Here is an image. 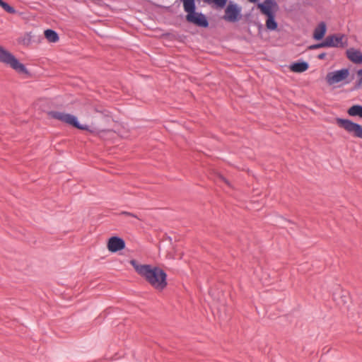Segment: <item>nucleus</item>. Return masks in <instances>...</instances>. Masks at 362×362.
<instances>
[{"instance_id": "obj_16", "label": "nucleus", "mask_w": 362, "mask_h": 362, "mask_svg": "<svg viewBox=\"0 0 362 362\" xmlns=\"http://www.w3.org/2000/svg\"><path fill=\"white\" fill-rule=\"evenodd\" d=\"M44 33L46 39L50 42H57L59 40V34L52 29H47Z\"/></svg>"}, {"instance_id": "obj_15", "label": "nucleus", "mask_w": 362, "mask_h": 362, "mask_svg": "<svg viewBox=\"0 0 362 362\" xmlns=\"http://www.w3.org/2000/svg\"><path fill=\"white\" fill-rule=\"evenodd\" d=\"M266 28L270 31H274L277 29L278 23L276 21V13L267 16Z\"/></svg>"}, {"instance_id": "obj_20", "label": "nucleus", "mask_w": 362, "mask_h": 362, "mask_svg": "<svg viewBox=\"0 0 362 362\" xmlns=\"http://www.w3.org/2000/svg\"><path fill=\"white\" fill-rule=\"evenodd\" d=\"M353 321L357 325L358 332L362 334V313H358L357 318L353 319Z\"/></svg>"}, {"instance_id": "obj_17", "label": "nucleus", "mask_w": 362, "mask_h": 362, "mask_svg": "<svg viewBox=\"0 0 362 362\" xmlns=\"http://www.w3.org/2000/svg\"><path fill=\"white\" fill-rule=\"evenodd\" d=\"M347 113L351 117H359L362 118V105H354L350 107Z\"/></svg>"}, {"instance_id": "obj_11", "label": "nucleus", "mask_w": 362, "mask_h": 362, "mask_svg": "<svg viewBox=\"0 0 362 362\" xmlns=\"http://www.w3.org/2000/svg\"><path fill=\"white\" fill-rule=\"evenodd\" d=\"M346 55L348 59L354 64H362V52L361 50L351 47L346 49Z\"/></svg>"}, {"instance_id": "obj_2", "label": "nucleus", "mask_w": 362, "mask_h": 362, "mask_svg": "<svg viewBox=\"0 0 362 362\" xmlns=\"http://www.w3.org/2000/svg\"><path fill=\"white\" fill-rule=\"evenodd\" d=\"M48 115L52 119L59 120L78 129L90 131L88 125L81 124L78 117L74 115L52 110L48 112Z\"/></svg>"}, {"instance_id": "obj_12", "label": "nucleus", "mask_w": 362, "mask_h": 362, "mask_svg": "<svg viewBox=\"0 0 362 362\" xmlns=\"http://www.w3.org/2000/svg\"><path fill=\"white\" fill-rule=\"evenodd\" d=\"M327 33V25L325 21H321L315 28L313 37L315 40H322Z\"/></svg>"}, {"instance_id": "obj_23", "label": "nucleus", "mask_w": 362, "mask_h": 362, "mask_svg": "<svg viewBox=\"0 0 362 362\" xmlns=\"http://www.w3.org/2000/svg\"><path fill=\"white\" fill-rule=\"evenodd\" d=\"M122 214H124V215H126V216H132V217H134V218H139L136 214H132V213H131V212H128V211H122Z\"/></svg>"}, {"instance_id": "obj_14", "label": "nucleus", "mask_w": 362, "mask_h": 362, "mask_svg": "<svg viewBox=\"0 0 362 362\" xmlns=\"http://www.w3.org/2000/svg\"><path fill=\"white\" fill-rule=\"evenodd\" d=\"M183 3L184 11L187 14L192 13L196 11L195 0H181Z\"/></svg>"}, {"instance_id": "obj_6", "label": "nucleus", "mask_w": 362, "mask_h": 362, "mask_svg": "<svg viewBox=\"0 0 362 362\" xmlns=\"http://www.w3.org/2000/svg\"><path fill=\"white\" fill-rule=\"evenodd\" d=\"M349 76V69L343 68L334 71L328 72L326 81L329 85H334L343 81Z\"/></svg>"}, {"instance_id": "obj_8", "label": "nucleus", "mask_w": 362, "mask_h": 362, "mask_svg": "<svg viewBox=\"0 0 362 362\" xmlns=\"http://www.w3.org/2000/svg\"><path fill=\"white\" fill-rule=\"evenodd\" d=\"M344 37V35H328L325 40L327 47H344L347 46L348 42L346 40L344 42L343 41V38Z\"/></svg>"}, {"instance_id": "obj_10", "label": "nucleus", "mask_w": 362, "mask_h": 362, "mask_svg": "<svg viewBox=\"0 0 362 362\" xmlns=\"http://www.w3.org/2000/svg\"><path fill=\"white\" fill-rule=\"evenodd\" d=\"M276 6V2L274 0H264L262 3H257V7L261 13L266 16L275 14L276 12L273 9L274 6Z\"/></svg>"}, {"instance_id": "obj_26", "label": "nucleus", "mask_w": 362, "mask_h": 362, "mask_svg": "<svg viewBox=\"0 0 362 362\" xmlns=\"http://www.w3.org/2000/svg\"><path fill=\"white\" fill-rule=\"evenodd\" d=\"M250 3H257L258 0H247Z\"/></svg>"}, {"instance_id": "obj_18", "label": "nucleus", "mask_w": 362, "mask_h": 362, "mask_svg": "<svg viewBox=\"0 0 362 362\" xmlns=\"http://www.w3.org/2000/svg\"><path fill=\"white\" fill-rule=\"evenodd\" d=\"M0 6L8 13L14 14L16 13V10L13 6L3 0H0Z\"/></svg>"}, {"instance_id": "obj_24", "label": "nucleus", "mask_w": 362, "mask_h": 362, "mask_svg": "<svg viewBox=\"0 0 362 362\" xmlns=\"http://www.w3.org/2000/svg\"><path fill=\"white\" fill-rule=\"evenodd\" d=\"M122 214H124V215H126V216H132V217H134V218H139L136 214H132V213H131V212H128V211H122Z\"/></svg>"}, {"instance_id": "obj_21", "label": "nucleus", "mask_w": 362, "mask_h": 362, "mask_svg": "<svg viewBox=\"0 0 362 362\" xmlns=\"http://www.w3.org/2000/svg\"><path fill=\"white\" fill-rule=\"evenodd\" d=\"M326 43L327 42H325V40H324L323 41H322L320 42L310 45L308 47V49L314 50V49H317L322 48V47H327Z\"/></svg>"}, {"instance_id": "obj_3", "label": "nucleus", "mask_w": 362, "mask_h": 362, "mask_svg": "<svg viewBox=\"0 0 362 362\" xmlns=\"http://www.w3.org/2000/svg\"><path fill=\"white\" fill-rule=\"evenodd\" d=\"M0 62L9 66L20 74H28L26 66L10 52L0 45Z\"/></svg>"}, {"instance_id": "obj_5", "label": "nucleus", "mask_w": 362, "mask_h": 362, "mask_svg": "<svg viewBox=\"0 0 362 362\" xmlns=\"http://www.w3.org/2000/svg\"><path fill=\"white\" fill-rule=\"evenodd\" d=\"M337 123L348 132L353 133L354 136L362 139V126L361 124L354 122L349 119L343 118H337Z\"/></svg>"}, {"instance_id": "obj_7", "label": "nucleus", "mask_w": 362, "mask_h": 362, "mask_svg": "<svg viewBox=\"0 0 362 362\" xmlns=\"http://www.w3.org/2000/svg\"><path fill=\"white\" fill-rule=\"evenodd\" d=\"M186 20L187 22L193 23L200 28H208L209 25L206 16L201 12L194 11L192 13L187 14Z\"/></svg>"}, {"instance_id": "obj_19", "label": "nucleus", "mask_w": 362, "mask_h": 362, "mask_svg": "<svg viewBox=\"0 0 362 362\" xmlns=\"http://www.w3.org/2000/svg\"><path fill=\"white\" fill-rule=\"evenodd\" d=\"M208 3H214L217 8H223L227 4L228 0H206Z\"/></svg>"}, {"instance_id": "obj_9", "label": "nucleus", "mask_w": 362, "mask_h": 362, "mask_svg": "<svg viewBox=\"0 0 362 362\" xmlns=\"http://www.w3.org/2000/svg\"><path fill=\"white\" fill-rule=\"evenodd\" d=\"M126 243L123 238L118 236H112L107 242V249L112 253L117 252L125 248Z\"/></svg>"}, {"instance_id": "obj_22", "label": "nucleus", "mask_w": 362, "mask_h": 362, "mask_svg": "<svg viewBox=\"0 0 362 362\" xmlns=\"http://www.w3.org/2000/svg\"><path fill=\"white\" fill-rule=\"evenodd\" d=\"M357 81L356 83V86L354 89H357L359 88L362 84V69H360L357 71Z\"/></svg>"}, {"instance_id": "obj_4", "label": "nucleus", "mask_w": 362, "mask_h": 362, "mask_svg": "<svg viewBox=\"0 0 362 362\" xmlns=\"http://www.w3.org/2000/svg\"><path fill=\"white\" fill-rule=\"evenodd\" d=\"M225 7V14L223 17L225 21L235 23L238 22L241 18L242 8L238 4L230 1Z\"/></svg>"}, {"instance_id": "obj_1", "label": "nucleus", "mask_w": 362, "mask_h": 362, "mask_svg": "<svg viewBox=\"0 0 362 362\" xmlns=\"http://www.w3.org/2000/svg\"><path fill=\"white\" fill-rule=\"evenodd\" d=\"M130 264L135 271L156 290L163 291L168 285L166 272L159 267L151 264H139L136 259H131Z\"/></svg>"}, {"instance_id": "obj_25", "label": "nucleus", "mask_w": 362, "mask_h": 362, "mask_svg": "<svg viewBox=\"0 0 362 362\" xmlns=\"http://www.w3.org/2000/svg\"><path fill=\"white\" fill-rule=\"evenodd\" d=\"M325 57H326V53H325V52H322V53H320V54L317 56V58H318L319 59H321V60H322V59H324L325 58Z\"/></svg>"}, {"instance_id": "obj_13", "label": "nucleus", "mask_w": 362, "mask_h": 362, "mask_svg": "<svg viewBox=\"0 0 362 362\" xmlns=\"http://www.w3.org/2000/svg\"><path fill=\"white\" fill-rule=\"evenodd\" d=\"M309 68L308 62L303 60H298L292 63L290 69L292 71L296 73H302L307 71Z\"/></svg>"}]
</instances>
